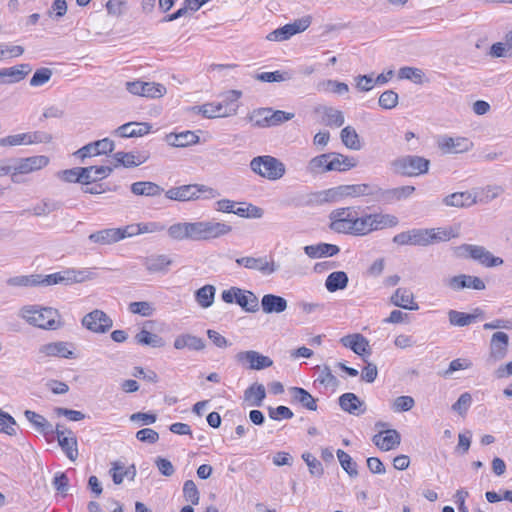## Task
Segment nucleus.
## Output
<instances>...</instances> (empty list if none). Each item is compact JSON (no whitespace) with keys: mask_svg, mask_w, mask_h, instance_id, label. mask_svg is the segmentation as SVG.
I'll list each match as a JSON object with an SVG mask.
<instances>
[{"mask_svg":"<svg viewBox=\"0 0 512 512\" xmlns=\"http://www.w3.org/2000/svg\"><path fill=\"white\" fill-rule=\"evenodd\" d=\"M220 195V193L209 186L203 184H187L179 187H172L165 192V196L174 201H191L199 198L213 199Z\"/></svg>","mask_w":512,"mask_h":512,"instance_id":"5","label":"nucleus"},{"mask_svg":"<svg viewBox=\"0 0 512 512\" xmlns=\"http://www.w3.org/2000/svg\"><path fill=\"white\" fill-rule=\"evenodd\" d=\"M329 172H345L357 166L356 158L338 152H329Z\"/></svg>","mask_w":512,"mask_h":512,"instance_id":"29","label":"nucleus"},{"mask_svg":"<svg viewBox=\"0 0 512 512\" xmlns=\"http://www.w3.org/2000/svg\"><path fill=\"white\" fill-rule=\"evenodd\" d=\"M126 238L124 227L106 228L91 233L88 239L96 244L110 245Z\"/></svg>","mask_w":512,"mask_h":512,"instance_id":"22","label":"nucleus"},{"mask_svg":"<svg viewBox=\"0 0 512 512\" xmlns=\"http://www.w3.org/2000/svg\"><path fill=\"white\" fill-rule=\"evenodd\" d=\"M318 90L330 91L336 94H344L349 91V87L344 82H339L336 80H326L320 84H318Z\"/></svg>","mask_w":512,"mask_h":512,"instance_id":"61","label":"nucleus"},{"mask_svg":"<svg viewBox=\"0 0 512 512\" xmlns=\"http://www.w3.org/2000/svg\"><path fill=\"white\" fill-rule=\"evenodd\" d=\"M164 189L150 181H138L131 185V192L137 196H159Z\"/></svg>","mask_w":512,"mask_h":512,"instance_id":"43","label":"nucleus"},{"mask_svg":"<svg viewBox=\"0 0 512 512\" xmlns=\"http://www.w3.org/2000/svg\"><path fill=\"white\" fill-rule=\"evenodd\" d=\"M341 344L350 348L357 355H364L369 352V341L359 333L349 334L340 339Z\"/></svg>","mask_w":512,"mask_h":512,"instance_id":"30","label":"nucleus"},{"mask_svg":"<svg viewBox=\"0 0 512 512\" xmlns=\"http://www.w3.org/2000/svg\"><path fill=\"white\" fill-rule=\"evenodd\" d=\"M236 263L239 266H243L246 269L259 271L263 275H271L275 273L279 266L274 260L269 259L267 256L252 257L245 256L236 259Z\"/></svg>","mask_w":512,"mask_h":512,"instance_id":"15","label":"nucleus"},{"mask_svg":"<svg viewBox=\"0 0 512 512\" xmlns=\"http://www.w3.org/2000/svg\"><path fill=\"white\" fill-rule=\"evenodd\" d=\"M31 70V66L26 63L4 68L5 79L0 80V84L18 83L23 80L31 72Z\"/></svg>","mask_w":512,"mask_h":512,"instance_id":"36","label":"nucleus"},{"mask_svg":"<svg viewBox=\"0 0 512 512\" xmlns=\"http://www.w3.org/2000/svg\"><path fill=\"white\" fill-rule=\"evenodd\" d=\"M26 419L40 432L44 434L53 433V426L46 420V418L34 411L26 410L24 412Z\"/></svg>","mask_w":512,"mask_h":512,"instance_id":"49","label":"nucleus"},{"mask_svg":"<svg viewBox=\"0 0 512 512\" xmlns=\"http://www.w3.org/2000/svg\"><path fill=\"white\" fill-rule=\"evenodd\" d=\"M476 318H477L476 314H469V313L460 312L457 310H449L448 311L449 323L452 326L465 327V326H468V325L472 324L473 322H475Z\"/></svg>","mask_w":512,"mask_h":512,"instance_id":"50","label":"nucleus"},{"mask_svg":"<svg viewBox=\"0 0 512 512\" xmlns=\"http://www.w3.org/2000/svg\"><path fill=\"white\" fill-rule=\"evenodd\" d=\"M340 248L334 244L318 243L315 245H307L304 247L305 254L313 259L322 257H331L338 254Z\"/></svg>","mask_w":512,"mask_h":512,"instance_id":"33","label":"nucleus"},{"mask_svg":"<svg viewBox=\"0 0 512 512\" xmlns=\"http://www.w3.org/2000/svg\"><path fill=\"white\" fill-rule=\"evenodd\" d=\"M348 276L344 271L330 273L325 281V287L329 292L345 289L348 285Z\"/></svg>","mask_w":512,"mask_h":512,"instance_id":"45","label":"nucleus"},{"mask_svg":"<svg viewBox=\"0 0 512 512\" xmlns=\"http://www.w3.org/2000/svg\"><path fill=\"white\" fill-rule=\"evenodd\" d=\"M357 212L353 207L338 208L330 215V228L337 233L354 234Z\"/></svg>","mask_w":512,"mask_h":512,"instance_id":"10","label":"nucleus"},{"mask_svg":"<svg viewBox=\"0 0 512 512\" xmlns=\"http://www.w3.org/2000/svg\"><path fill=\"white\" fill-rule=\"evenodd\" d=\"M414 191L415 187L411 185H405L390 189H383L379 186L378 202L385 205L392 204L397 201L409 198L414 193Z\"/></svg>","mask_w":512,"mask_h":512,"instance_id":"19","label":"nucleus"},{"mask_svg":"<svg viewBox=\"0 0 512 512\" xmlns=\"http://www.w3.org/2000/svg\"><path fill=\"white\" fill-rule=\"evenodd\" d=\"M157 230L156 223H138V224H130L124 226V232L126 233V238L136 236L139 234L154 232Z\"/></svg>","mask_w":512,"mask_h":512,"instance_id":"58","label":"nucleus"},{"mask_svg":"<svg viewBox=\"0 0 512 512\" xmlns=\"http://www.w3.org/2000/svg\"><path fill=\"white\" fill-rule=\"evenodd\" d=\"M338 403L343 411L352 415L359 416L366 411L364 401L360 400V398L352 392L342 394L338 399Z\"/></svg>","mask_w":512,"mask_h":512,"instance_id":"23","label":"nucleus"},{"mask_svg":"<svg viewBox=\"0 0 512 512\" xmlns=\"http://www.w3.org/2000/svg\"><path fill=\"white\" fill-rule=\"evenodd\" d=\"M93 275L94 273L89 269H65L49 275L30 274L10 277L6 280V284L11 287H37L57 284L70 285L92 279Z\"/></svg>","mask_w":512,"mask_h":512,"instance_id":"1","label":"nucleus"},{"mask_svg":"<svg viewBox=\"0 0 512 512\" xmlns=\"http://www.w3.org/2000/svg\"><path fill=\"white\" fill-rule=\"evenodd\" d=\"M343 197H363L371 196L374 201L378 202L379 186L376 184L361 183L341 185Z\"/></svg>","mask_w":512,"mask_h":512,"instance_id":"21","label":"nucleus"},{"mask_svg":"<svg viewBox=\"0 0 512 512\" xmlns=\"http://www.w3.org/2000/svg\"><path fill=\"white\" fill-rule=\"evenodd\" d=\"M444 283L454 291H459L465 288H472L475 290H484L486 288V285L481 278L466 274L450 277L446 279Z\"/></svg>","mask_w":512,"mask_h":512,"instance_id":"17","label":"nucleus"},{"mask_svg":"<svg viewBox=\"0 0 512 512\" xmlns=\"http://www.w3.org/2000/svg\"><path fill=\"white\" fill-rule=\"evenodd\" d=\"M114 147V142L111 139L103 138L83 146L75 152V155L83 161L87 157L111 153Z\"/></svg>","mask_w":512,"mask_h":512,"instance_id":"18","label":"nucleus"},{"mask_svg":"<svg viewBox=\"0 0 512 512\" xmlns=\"http://www.w3.org/2000/svg\"><path fill=\"white\" fill-rule=\"evenodd\" d=\"M374 232L372 215L364 214L362 216H356L355 229L353 236H366Z\"/></svg>","mask_w":512,"mask_h":512,"instance_id":"52","label":"nucleus"},{"mask_svg":"<svg viewBox=\"0 0 512 512\" xmlns=\"http://www.w3.org/2000/svg\"><path fill=\"white\" fill-rule=\"evenodd\" d=\"M398 94L393 90L384 91L378 100L379 106L383 109L390 110L398 104Z\"/></svg>","mask_w":512,"mask_h":512,"instance_id":"62","label":"nucleus"},{"mask_svg":"<svg viewBox=\"0 0 512 512\" xmlns=\"http://www.w3.org/2000/svg\"><path fill=\"white\" fill-rule=\"evenodd\" d=\"M250 168L255 174L270 181L279 180L286 173L285 164L270 155L254 157L250 162Z\"/></svg>","mask_w":512,"mask_h":512,"instance_id":"6","label":"nucleus"},{"mask_svg":"<svg viewBox=\"0 0 512 512\" xmlns=\"http://www.w3.org/2000/svg\"><path fill=\"white\" fill-rule=\"evenodd\" d=\"M82 325L91 332L106 333L112 328L113 321L105 312L95 309L83 317Z\"/></svg>","mask_w":512,"mask_h":512,"instance_id":"14","label":"nucleus"},{"mask_svg":"<svg viewBox=\"0 0 512 512\" xmlns=\"http://www.w3.org/2000/svg\"><path fill=\"white\" fill-rule=\"evenodd\" d=\"M454 253L460 258H471L485 267H496L503 264V259L494 256L485 247L472 244H462L454 248Z\"/></svg>","mask_w":512,"mask_h":512,"instance_id":"8","label":"nucleus"},{"mask_svg":"<svg viewBox=\"0 0 512 512\" xmlns=\"http://www.w3.org/2000/svg\"><path fill=\"white\" fill-rule=\"evenodd\" d=\"M256 79L262 82H282L292 79V74L287 71L262 72L256 75Z\"/></svg>","mask_w":512,"mask_h":512,"instance_id":"60","label":"nucleus"},{"mask_svg":"<svg viewBox=\"0 0 512 512\" xmlns=\"http://www.w3.org/2000/svg\"><path fill=\"white\" fill-rule=\"evenodd\" d=\"M373 442L382 451H390L400 445L401 436L397 430L388 429L374 435Z\"/></svg>","mask_w":512,"mask_h":512,"instance_id":"26","label":"nucleus"},{"mask_svg":"<svg viewBox=\"0 0 512 512\" xmlns=\"http://www.w3.org/2000/svg\"><path fill=\"white\" fill-rule=\"evenodd\" d=\"M294 27L291 24L278 28L268 34L267 39L270 41H284L295 35Z\"/></svg>","mask_w":512,"mask_h":512,"instance_id":"63","label":"nucleus"},{"mask_svg":"<svg viewBox=\"0 0 512 512\" xmlns=\"http://www.w3.org/2000/svg\"><path fill=\"white\" fill-rule=\"evenodd\" d=\"M232 232V226L214 219L190 222L191 241H211L224 237Z\"/></svg>","mask_w":512,"mask_h":512,"instance_id":"3","label":"nucleus"},{"mask_svg":"<svg viewBox=\"0 0 512 512\" xmlns=\"http://www.w3.org/2000/svg\"><path fill=\"white\" fill-rule=\"evenodd\" d=\"M173 345L177 350L188 348L193 351L203 350L206 346L202 338L188 333L178 335L175 338Z\"/></svg>","mask_w":512,"mask_h":512,"instance_id":"35","label":"nucleus"},{"mask_svg":"<svg viewBox=\"0 0 512 512\" xmlns=\"http://www.w3.org/2000/svg\"><path fill=\"white\" fill-rule=\"evenodd\" d=\"M215 287L213 285H205L199 288L195 293V299L202 308L210 307L214 302Z\"/></svg>","mask_w":512,"mask_h":512,"instance_id":"51","label":"nucleus"},{"mask_svg":"<svg viewBox=\"0 0 512 512\" xmlns=\"http://www.w3.org/2000/svg\"><path fill=\"white\" fill-rule=\"evenodd\" d=\"M315 112L323 115V120L327 126L341 127L345 118L340 110L328 106H318Z\"/></svg>","mask_w":512,"mask_h":512,"instance_id":"37","label":"nucleus"},{"mask_svg":"<svg viewBox=\"0 0 512 512\" xmlns=\"http://www.w3.org/2000/svg\"><path fill=\"white\" fill-rule=\"evenodd\" d=\"M288 307L287 300L275 294H265L261 299V309L265 314H279Z\"/></svg>","mask_w":512,"mask_h":512,"instance_id":"28","label":"nucleus"},{"mask_svg":"<svg viewBox=\"0 0 512 512\" xmlns=\"http://www.w3.org/2000/svg\"><path fill=\"white\" fill-rule=\"evenodd\" d=\"M116 161L115 167L124 166L126 168L136 167L147 161L148 155L134 154L132 152H117L114 154Z\"/></svg>","mask_w":512,"mask_h":512,"instance_id":"41","label":"nucleus"},{"mask_svg":"<svg viewBox=\"0 0 512 512\" xmlns=\"http://www.w3.org/2000/svg\"><path fill=\"white\" fill-rule=\"evenodd\" d=\"M19 317L28 324L45 330H56L61 326L56 309L39 305H26L19 310Z\"/></svg>","mask_w":512,"mask_h":512,"instance_id":"2","label":"nucleus"},{"mask_svg":"<svg viewBox=\"0 0 512 512\" xmlns=\"http://www.w3.org/2000/svg\"><path fill=\"white\" fill-rule=\"evenodd\" d=\"M509 336L505 332L497 331L492 334L489 345V356L493 361H500L508 354Z\"/></svg>","mask_w":512,"mask_h":512,"instance_id":"20","label":"nucleus"},{"mask_svg":"<svg viewBox=\"0 0 512 512\" xmlns=\"http://www.w3.org/2000/svg\"><path fill=\"white\" fill-rule=\"evenodd\" d=\"M329 152L311 158L306 165V172L316 176L329 172Z\"/></svg>","mask_w":512,"mask_h":512,"instance_id":"38","label":"nucleus"},{"mask_svg":"<svg viewBox=\"0 0 512 512\" xmlns=\"http://www.w3.org/2000/svg\"><path fill=\"white\" fill-rule=\"evenodd\" d=\"M340 138L343 145L351 150L358 151L362 148L360 138L352 126H346L341 130Z\"/></svg>","mask_w":512,"mask_h":512,"instance_id":"48","label":"nucleus"},{"mask_svg":"<svg viewBox=\"0 0 512 512\" xmlns=\"http://www.w3.org/2000/svg\"><path fill=\"white\" fill-rule=\"evenodd\" d=\"M270 108H258L252 111L248 116L249 121L253 122L254 126L260 128L271 127V117L269 115Z\"/></svg>","mask_w":512,"mask_h":512,"instance_id":"55","label":"nucleus"},{"mask_svg":"<svg viewBox=\"0 0 512 512\" xmlns=\"http://www.w3.org/2000/svg\"><path fill=\"white\" fill-rule=\"evenodd\" d=\"M40 358L59 357L65 359H75V346L73 343L65 341L50 342L41 345L38 350Z\"/></svg>","mask_w":512,"mask_h":512,"instance_id":"12","label":"nucleus"},{"mask_svg":"<svg viewBox=\"0 0 512 512\" xmlns=\"http://www.w3.org/2000/svg\"><path fill=\"white\" fill-rule=\"evenodd\" d=\"M173 260L165 254H153L143 259V266L151 273H167Z\"/></svg>","mask_w":512,"mask_h":512,"instance_id":"24","label":"nucleus"},{"mask_svg":"<svg viewBox=\"0 0 512 512\" xmlns=\"http://www.w3.org/2000/svg\"><path fill=\"white\" fill-rule=\"evenodd\" d=\"M170 238L183 241L190 240V222L175 223L168 228Z\"/></svg>","mask_w":512,"mask_h":512,"instance_id":"56","label":"nucleus"},{"mask_svg":"<svg viewBox=\"0 0 512 512\" xmlns=\"http://www.w3.org/2000/svg\"><path fill=\"white\" fill-rule=\"evenodd\" d=\"M48 163L49 158L44 155H35L15 160L14 164L11 165L13 168L11 172L12 181L17 182L16 176L18 174H28L38 171L46 167Z\"/></svg>","mask_w":512,"mask_h":512,"instance_id":"11","label":"nucleus"},{"mask_svg":"<svg viewBox=\"0 0 512 512\" xmlns=\"http://www.w3.org/2000/svg\"><path fill=\"white\" fill-rule=\"evenodd\" d=\"M337 457L343 470L350 476L356 477L358 475L357 463L345 451L338 449Z\"/></svg>","mask_w":512,"mask_h":512,"instance_id":"57","label":"nucleus"},{"mask_svg":"<svg viewBox=\"0 0 512 512\" xmlns=\"http://www.w3.org/2000/svg\"><path fill=\"white\" fill-rule=\"evenodd\" d=\"M135 341L142 346H150L153 348H161L165 345V341L157 334H153L146 329L140 330L135 335Z\"/></svg>","mask_w":512,"mask_h":512,"instance_id":"47","label":"nucleus"},{"mask_svg":"<svg viewBox=\"0 0 512 512\" xmlns=\"http://www.w3.org/2000/svg\"><path fill=\"white\" fill-rule=\"evenodd\" d=\"M393 305L407 309L418 310L419 305L414 301V295L408 288H398L390 298Z\"/></svg>","mask_w":512,"mask_h":512,"instance_id":"31","label":"nucleus"},{"mask_svg":"<svg viewBox=\"0 0 512 512\" xmlns=\"http://www.w3.org/2000/svg\"><path fill=\"white\" fill-rule=\"evenodd\" d=\"M429 233L427 229L414 228L408 231H404L396 234L393 237V242L398 245H413V246H427L430 245L428 240Z\"/></svg>","mask_w":512,"mask_h":512,"instance_id":"16","label":"nucleus"},{"mask_svg":"<svg viewBox=\"0 0 512 512\" xmlns=\"http://www.w3.org/2000/svg\"><path fill=\"white\" fill-rule=\"evenodd\" d=\"M443 203L446 206L457 207V208L469 207L476 203V197L473 196L468 191L455 192V193H452V194L446 196L443 199Z\"/></svg>","mask_w":512,"mask_h":512,"instance_id":"40","label":"nucleus"},{"mask_svg":"<svg viewBox=\"0 0 512 512\" xmlns=\"http://www.w3.org/2000/svg\"><path fill=\"white\" fill-rule=\"evenodd\" d=\"M221 298L225 303L235 302L244 311L255 313L259 310V300L257 296L249 290H243L238 287H231L221 293Z\"/></svg>","mask_w":512,"mask_h":512,"instance_id":"9","label":"nucleus"},{"mask_svg":"<svg viewBox=\"0 0 512 512\" xmlns=\"http://www.w3.org/2000/svg\"><path fill=\"white\" fill-rule=\"evenodd\" d=\"M302 459L306 462L309 472L313 476L320 477L323 475L324 470L322 464L311 453L305 452L302 454Z\"/></svg>","mask_w":512,"mask_h":512,"instance_id":"64","label":"nucleus"},{"mask_svg":"<svg viewBox=\"0 0 512 512\" xmlns=\"http://www.w3.org/2000/svg\"><path fill=\"white\" fill-rule=\"evenodd\" d=\"M265 397V387L260 383H253L244 391V400L248 401L251 406H262Z\"/></svg>","mask_w":512,"mask_h":512,"instance_id":"44","label":"nucleus"},{"mask_svg":"<svg viewBox=\"0 0 512 512\" xmlns=\"http://www.w3.org/2000/svg\"><path fill=\"white\" fill-rule=\"evenodd\" d=\"M374 231L393 228L398 225L399 220L395 215L388 213H371Z\"/></svg>","mask_w":512,"mask_h":512,"instance_id":"46","label":"nucleus"},{"mask_svg":"<svg viewBox=\"0 0 512 512\" xmlns=\"http://www.w3.org/2000/svg\"><path fill=\"white\" fill-rule=\"evenodd\" d=\"M242 96L239 90L229 91L223 101L206 103L198 107L199 113L206 118L228 117L235 115L238 110V100Z\"/></svg>","mask_w":512,"mask_h":512,"instance_id":"4","label":"nucleus"},{"mask_svg":"<svg viewBox=\"0 0 512 512\" xmlns=\"http://www.w3.org/2000/svg\"><path fill=\"white\" fill-rule=\"evenodd\" d=\"M289 392L293 401L300 403L304 408L308 410H317V400L304 388L291 387Z\"/></svg>","mask_w":512,"mask_h":512,"instance_id":"42","label":"nucleus"},{"mask_svg":"<svg viewBox=\"0 0 512 512\" xmlns=\"http://www.w3.org/2000/svg\"><path fill=\"white\" fill-rule=\"evenodd\" d=\"M238 204L242 206L235 207L233 214L239 217L258 219L263 216V209L258 206L246 202H239Z\"/></svg>","mask_w":512,"mask_h":512,"instance_id":"53","label":"nucleus"},{"mask_svg":"<svg viewBox=\"0 0 512 512\" xmlns=\"http://www.w3.org/2000/svg\"><path fill=\"white\" fill-rule=\"evenodd\" d=\"M58 443L69 460L75 461L77 459V438L71 430L67 431V435H65V432L58 433Z\"/></svg>","mask_w":512,"mask_h":512,"instance_id":"32","label":"nucleus"},{"mask_svg":"<svg viewBox=\"0 0 512 512\" xmlns=\"http://www.w3.org/2000/svg\"><path fill=\"white\" fill-rule=\"evenodd\" d=\"M429 165L430 161L428 159L417 155L401 156L390 163L394 173L407 177L427 173Z\"/></svg>","mask_w":512,"mask_h":512,"instance_id":"7","label":"nucleus"},{"mask_svg":"<svg viewBox=\"0 0 512 512\" xmlns=\"http://www.w3.org/2000/svg\"><path fill=\"white\" fill-rule=\"evenodd\" d=\"M152 126L149 123L128 122L119 126L114 134L123 138L141 137L148 134Z\"/></svg>","mask_w":512,"mask_h":512,"instance_id":"27","label":"nucleus"},{"mask_svg":"<svg viewBox=\"0 0 512 512\" xmlns=\"http://www.w3.org/2000/svg\"><path fill=\"white\" fill-rule=\"evenodd\" d=\"M166 94V87L160 83L143 82L142 97L160 98Z\"/></svg>","mask_w":512,"mask_h":512,"instance_id":"59","label":"nucleus"},{"mask_svg":"<svg viewBox=\"0 0 512 512\" xmlns=\"http://www.w3.org/2000/svg\"><path fill=\"white\" fill-rule=\"evenodd\" d=\"M318 377L317 381L326 388L336 389L339 386V380L335 375L332 374V371L329 366L324 365L322 367L317 366Z\"/></svg>","mask_w":512,"mask_h":512,"instance_id":"54","label":"nucleus"},{"mask_svg":"<svg viewBox=\"0 0 512 512\" xmlns=\"http://www.w3.org/2000/svg\"><path fill=\"white\" fill-rule=\"evenodd\" d=\"M199 137L192 131H182L180 133H170L166 136V142L174 147H186L196 144Z\"/></svg>","mask_w":512,"mask_h":512,"instance_id":"39","label":"nucleus"},{"mask_svg":"<svg viewBox=\"0 0 512 512\" xmlns=\"http://www.w3.org/2000/svg\"><path fill=\"white\" fill-rule=\"evenodd\" d=\"M92 171H95V173H98L99 171L105 173L104 169L93 170L92 168L75 167L63 170L61 172V177L66 182H76L83 185H89V181L93 180V178H91Z\"/></svg>","mask_w":512,"mask_h":512,"instance_id":"25","label":"nucleus"},{"mask_svg":"<svg viewBox=\"0 0 512 512\" xmlns=\"http://www.w3.org/2000/svg\"><path fill=\"white\" fill-rule=\"evenodd\" d=\"M235 360L243 367L251 370H262L273 365V360L258 351H241L235 355Z\"/></svg>","mask_w":512,"mask_h":512,"instance_id":"13","label":"nucleus"},{"mask_svg":"<svg viewBox=\"0 0 512 512\" xmlns=\"http://www.w3.org/2000/svg\"><path fill=\"white\" fill-rule=\"evenodd\" d=\"M473 146V143L463 137H445L440 143L442 150L448 153H463L469 151Z\"/></svg>","mask_w":512,"mask_h":512,"instance_id":"34","label":"nucleus"}]
</instances>
